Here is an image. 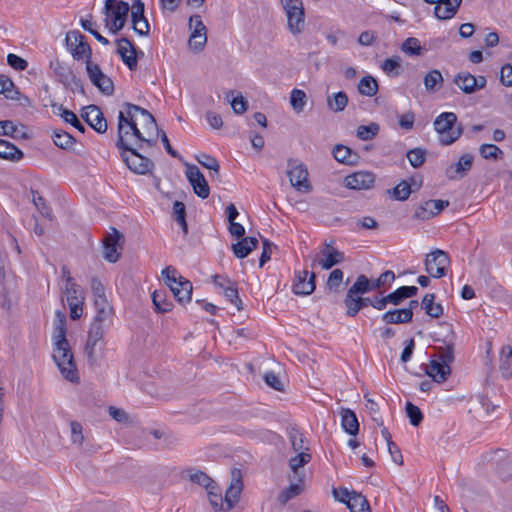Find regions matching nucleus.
<instances>
[{
	"label": "nucleus",
	"mask_w": 512,
	"mask_h": 512,
	"mask_svg": "<svg viewBox=\"0 0 512 512\" xmlns=\"http://www.w3.org/2000/svg\"><path fill=\"white\" fill-rule=\"evenodd\" d=\"M127 114L122 109L118 113V125L116 147L118 149H131V147H138L143 149L146 144L148 147H153L157 144L156 136H149L138 125L136 120H129L126 118Z\"/></svg>",
	"instance_id": "obj_1"
},
{
	"label": "nucleus",
	"mask_w": 512,
	"mask_h": 512,
	"mask_svg": "<svg viewBox=\"0 0 512 512\" xmlns=\"http://www.w3.org/2000/svg\"><path fill=\"white\" fill-rule=\"evenodd\" d=\"M130 6L123 0H105L103 13L105 27L112 34L122 30L127 22Z\"/></svg>",
	"instance_id": "obj_2"
},
{
	"label": "nucleus",
	"mask_w": 512,
	"mask_h": 512,
	"mask_svg": "<svg viewBox=\"0 0 512 512\" xmlns=\"http://www.w3.org/2000/svg\"><path fill=\"white\" fill-rule=\"evenodd\" d=\"M457 116L453 112H443L436 117L434 129L440 135L439 140L443 145L454 143L463 133V127L459 124L455 127Z\"/></svg>",
	"instance_id": "obj_3"
},
{
	"label": "nucleus",
	"mask_w": 512,
	"mask_h": 512,
	"mask_svg": "<svg viewBox=\"0 0 512 512\" xmlns=\"http://www.w3.org/2000/svg\"><path fill=\"white\" fill-rule=\"evenodd\" d=\"M287 17V28L293 35L301 34L305 29V9L302 0H281Z\"/></svg>",
	"instance_id": "obj_4"
},
{
	"label": "nucleus",
	"mask_w": 512,
	"mask_h": 512,
	"mask_svg": "<svg viewBox=\"0 0 512 512\" xmlns=\"http://www.w3.org/2000/svg\"><path fill=\"white\" fill-rule=\"evenodd\" d=\"M122 108L127 114L126 118L129 120H136L138 125L142 127V130L146 134H149V136H156L158 138L159 129L157 122L148 110L129 102L123 103Z\"/></svg>",
	"instance_id": "obj_5"
},
{
	"label": "nucleus",
	"mask_w": 512,
	"mask_h": 512,
	"mask_svg": "<svg viewBox=\"0 0 512 512\" xmlns=\"http://www.w3.org/2000/svg\"><path fill=\"white\" fill-rule=\"evenodd\" d=\"M120 155L126 166L130 171L135 174L145 175L152 171L154 168L153 161L143 156L138 150V147H131V149H119Z\"/></svg>",
	"instance_id": "obj_6"
},
{
	"label": "nucleus",
	"mask_w": 512,
	"mask_h": 512,
	"mask_svg": "<svg viewBox=\"0 0 512 512\" xmlns=\"http://www.w3.org/2000/svg\"><path fill=\"white\" fill-rule=\"evenodd\" d=\"M287 176L291 185L298 191L310 192L311 185L308 181V171L306 166L298 159H288Z\"/></svg>",
	"instance_id": "obj_7"
},
{
	"label": "nucleus",
	"mask_w": 512,
	"mask_h": 512,
	"mask_svg": "<svg viewBox=\"0 0 512 512\" xmlns=\"http://www.w3.org/2000/svg\"><path fill=\"white\" fill-rule=\"evenodd\" d=\"M449 265L450 257L448 253L440 249H435L427 254L425 259V269L433 278L444 277Z\"/></svg>",
	"instance_id": "obj_8"
},
{
	"label": "nucleus",
	"mask_w": 512,
	"mask_h": 512,
	"mask_svg": "<svg viewBox=\"0 0 512 512\" xmlns=\"http://www.w3.org/2000/svg\"><path fill=\"white\" fill-rule=\"evenodd\" d=\"M111 231L103 239V257L108 262L115 263L120 258L124 236L116 228H111Z\"/></svg>",
	"instance_id": "obj_9"
},
{
	"label": "nucleus",
	"mask_w": 512,
	"mask_h": 512,
	"mask_svg": "<svg viewBox=\"0 0 512 512\" xmlns=\"http://www.w3.org/2000/svg\"><path fill=\"white\" fill-rule=\"evenodd\" d=\"M87 75L91 83L104 95L110 96L114 92V84L110 77L104 74L97 63L88 61Z\"/></svg>",
	"instance_id": "obj_10"
},
{
	"label": "nucleus",
	"mask_w": 512,
	"mask_h": 512,
	"mask_svg": "<svg viewBox=\"0 0 512 512\" xmlns=\"http://www.w3.org/2000/svg\"><path fill=\"white\" fill-rule=\"evenodd\" d=\"M185 166V174L188 182L193 188L194 193L201 199L208 198L210 194V188L200 169L193 164L186 163Z\"/></svg>",
	"instance_id": "obj_11"
},
{
	"label": "nucleus",
	"mask_w": 512,
	"mask_h": 512,
	"mask_svg": "<svg viewBox=\"0 0 512 512\" xmlns=\"http://www.w3.org/2000/svg\"><path fill=\"white\" fill-rule=\"evenodd\" d=\"M453 82L465 94H472L477 90L486 86L487 80L485 76L475 77L469 72H459L455 75Z\"/></svg>",
	"instance_id": "obj_12"
},
{
	"label": "nucleus",
	"mask_w": 512,
	"mask_h": 512,
	"mask_svg": "<svg viewBox=\"0 0 512 512\" xmlns=\"http://www.w3.org/2000/svg\"><path fill=\"white\" fill-rule=\"evenodd\" d=\"M316 274L307 270L295 272L292 291L296 295H310L316 288Z\"/></svg>",
	"instance_id": "obj_13"
},
{
	"label": "nucleus",
	"mask_w": 512,
	"mask_h": 512,
	"mask_svg": "<svg viewBox=\"0 0 512 512\" xmlns=\"http://www.w3.org/2000/svg\"><path fill=\"white\" fill-rule=\"evenodd\" d=\"M117 53L121 57L123 63L131 70L137 69V53L136 47L126 37H121L116 40Z\"/></svg>",
	"instance_id": "obj_14"
},
{
	"label": "nucleus",
	"mask_w": 512,
	"mask_h": 512,
	"mask_svg": "<svg viewBox=\"0 0 512 512\" xmlns=\"http://www.w3.org/2000/svg\"><path fill=\"white\" fill-rule=\"evenodd\" d=\"M449 206L446 200H428L418 206L413 214V218L419 220H428Z\"/></svg>",
	"instance_id": "obj_15"
},
{
	"label": "nucleus",
	"mask_w": 512,
	"mask_h": 512,
	"mask_svg": "<svg viewBox=\"0 0 512 512\" xmlns=\"http://www.w3.org/2000/svg\"><path fill=\"white\" fill-rule=\"evenodd\" d=\"M82 117L98 133L102 134L107 131V121L100 108L96 105L85 107Z\"/></svg>",
	"instance_id": "obj_16"
},
{
	"label": "nucleus",
	"mask_w": 512,
	"mask_h": 512,
	"mask_svg": "<svg viewBox=\"0 0 512 512\" xmlns=\"http://www.w3.org/2000/svg\"><path fill=\"white\" fill-rule=\"evenodd\" d=\"M375 182V175L368 171H358L345 177V186L349 189H369Z\"/></svg>",
	"instance_id": "obj_17"
},
{
	"label": "nucleus",
	"mask_w": 512,
	"mask_h": 512,
	"mask_svg": "<svg viewBox=\"0 0 512 512\" xmlns=\"http://www.w3.org/2000/svg\"><path fill=\"white\" fill-rule=\"evenodd\" d=\"M104 332L105 327L103 324L99 322H92L85 345V352L89 361H94L95 347L97 343L103 339Z\"/></svg>",
	"instance_id": "obj_18"
},
{
	"label": "nucleus",
	"mask_w": 512,
	"mask_h": 512,
	"mask_svg": "<svg viewBox=\"0 0 512 512\" xmlns=\"http://www.w3.org/2000/svg\"><path fill=\"white\" fill-rule=\"evenodd\" d=\"M473 164V156L470 154L462 155L458 162L451 165L446 169V176L451 180H456L464 177L471 169Z\"/></svg>",
	"instance_id": "obj_19"
},
{
	"label": "nucleus",
	"mask_w": 512,
	"mask_h": 512,
	"mask_svg": "<svg viewBox=\"0 0 512 512\" xmlns=\"http://www.w3.org/2000/svg\"><path fill=\"white\" fill-rule=\"evenodd\" d=\"M50 69L53 71L58 82L62 83L66 88H71L72 91L74 90V88L71 87V80L74 79V73L66 63L59 59L52 60L50 62Z\"/></svg>",
	"instance_id": "obj_20"
},
{
	"label": "nucleus",
	"mask_w": 512,
	"mask_h": 512,
	"mask_svg": "<svg viewBox=\"0 0 512 512\" xmlns=\"http://www.w3.org/2000/svg\"><path fill=\"white\" fill-rule=\"evenodd\" d=\"M169 288L179 303L183 304L190 302L192 295V283L189 280L179 276L178 281L171 284Z\"/></svg>",
	"instance_id": "obj_21"
},
{
	"label": "nucleus",
	"mask_w": 512,
	"mask_h": 512,
	"mask_svg": "<svg viewBox=\"0 0 512 512\" xmlns=\"http://www.w3.org/2000/svg\"><path fill=\"white\" fill-rule=\"evenodd\" d=\"M305 486V475L296 476L295 480L290 482V485L285 488L278 496V501L285 505L291 499L300 495Z\"/></svg>",
	"instance_id": "obj_22"
},
{
	"label": "nucleus",
	"mask_w": 512,
	"mask_h": 512,
	"mask_svg": "<svg viewBox=\"0 0 512 512\" xmlns=\"http://www.w3.org/2000/svg\"><path fill=\"white\" fill-rule=\"evenodd\" d=\"M308 450L306 447L305 451H299L296 456L290 458L289 467L292 470V474L288 476L289 482L294 481L296 476L305 475V472L300 470V468L310 462L312 458Z\"/></svg>",
	"instance_id": "obj_23"
},
{
	"label": "nucleus",
	"mask_w": 512,
	"mask_h": 512,
	"mask_svg": "<svg viewBox=\"0 0 512 512\" xmlns=\"http://www.w3.org/2000/svg\"><path fill=\"white\" fill-rule=\"evenodd\" d=\"M426 373L432 377L433 381L443 383L451 374V367L439 360H431L427 366Z\"/></svg>",
	"instance_id": "obj_24"
},
{
	"label": "nucleus",
	"mask_w": 512,
	"mask_h": 512,
	"mask_svg": "<svg viewBox=\"0 0 512 512\" xmlns=\"http://www.w3.org/2000/svg\"><path fill=\"white\" fill-rule=\"evenodd\" d=\"M413 312L410 309H393L385 312L381 320L386 324H404L412 321Z\"/></svg>",
	"instance_id": "obj_25"
},
{
	"label": "nucleus",
	"mask_w": 512,
	"mask_h": 512,
	"mask_svg": "<svg viewBox=\"0 0 512 512\" xmlns=\"http://www.w3.org/2000/svg\"><path fill=\"white\" fill-rule=\"evenodd\" d=\"M322 254L325 258L320 261V265L325 270H329L334 265H337L344 261V253L338 251L329 244L326 245V247L322 251Z\"/></svg>",
	"instance_id": "obj_26"
},
{
	"label": "nucleus",
	"mask_w": 512,
	"mask_h": 512,
	"mask_svg": "<svg viewBox=\"0 0 512 512\" xmlns=\"http://www.w3.org/2000/svg\"><path fill=\"white\" fill-rule=\"evenodd\" d=\"M243 484L240 478L234 479L225 493V508L224 511L231 510L236 503L239 501L240 493L242 491Z\"/></svg>",
	"instance_id": "obj_27"
},
{
	"label": "nucleus",
	"mask_w": 512,
	"mask_h": 512,
	"mask_svg": "<svg viewBox=\"0 0 512 512\" xmlns=\"http://www.w3.org/2000/svg\"><path fill=\"white\" fill-rule=\"evenodd\" d=\"M333 157L339 163L355 165L358 161V154L349 147L337 144L332 150Z\"/></svg>",
	"instance_id": "obj_28"
},
{
	"label": "nucleus",
	"mask_w": 512,
	"mask_h": 512,
	"mask_svg": "<svg viewBox=\"0 0 512 512\" xmlns=\"http://www.w3.org/2000/svg\"><path fill=\"white\" fill-rule=\"evenodd\" d=\"M258 245L256 237H242L240 241L232 245V250L237 258L243 259Z\"/></svg>",
	"instance_id": "obj_29"
},
{
	"label": "nucleus",
	"mask_w": 512,
	"mask_h": 512,
	"mask_svg": "<svg viewBox=\"0 0 512 512\" xmlns=\"http://www.w3.org/2000/svg\"><path fill=\"white\" fill-rule=\"evenodd\" d=\"M24 153L17 146L7 140L0 139V158L12 162H18L23 159Z\"/></svg>",
	"instance_id": "obj_30"
},
{
	"label": "nucleus",
	"mask_w": 512,
	"mask_h": 512,
	"mask_svg": "<svg viewBox=\"0 0 512 512\" xmlns=\"http://www.w3.org/2000/svg\"><path fill=\"white\" fill-rule=\"evenodd\" d=\"M341 425L349 435L356 436L359 432V422L356 414L350 409L341 410Z\"/></svg>",
	"instance_id": "obj_31"
},
{
	"label": "nucleus",
	"mask_w": 512,
	"mask_h": 512,
	"mask_svg": "<svg viewBox=\"0 0 512 512\" xmlns=\"http://www.w3.org/2000/svg\"><path fill=\"white\" fill-rule=\"evenodd\" d=\"M435 294L427 293L424 295L421 305L425 313L431 318H439L443 314V307L440 303H435Z\"/></svg>",
	"instance_id": "obj_32"
},
{
	"label": "nucleus",
	"mask_w": 512,
	"mask_h": 512,
	"mask_svg": "<svg viewBox=\"0 0 512 512\" xmlns=\"http://www.w3.org/2000/svg\"><path fill=\"white\" fill-rule=\"evenodd\" d=\"M444 82L442 73L438 69L429 71L423 78L425 89L428 93L438 91Z\"/></svg>",
	"instance_id": "obj_33"
},
{
	"label": "nucleus",
	"mask_w": 512,
	"mask_h": 512,
	"mask_svg": "<svg viewBox=\"0 0 512 512\" xmlns=\"http://www.w3.org/2000/svg\"><path fill=\"white\" fill-rule=\"evenodd\" d=\"M347 507L351 512H371L370 504L365 496L359 492L352 493L347 499Z\"/></svg>",
	"instance_id": "obj_34"
},
{
	"label": "nucleus",
	"mask_w": 512,
	"mask_h": 512,
	"mask_svg": "<svg viewBox=\"0 0 512 512\" xmlns=\"http://www.w3.org/2000/svg\"><path fill=\"white\" fill-rule=\"evenodd\" d=\"M417 292L418 288L416 286H401L389 294V300L392 301V305L398 306L405 299L415 296Z\"/></svg>",
	"instance_id": "obj_35"
},
{
	"label": "nucleus",
	"mask_w": 512,
	"mask_h": 512,
	"mask_svg": "<svg viewBox=\"0 0 512 512\" xmlns=\"http://www.w3.org/2000/svg\"><path fill=\"white\" fill-rule=\"evenodd\" d=\"M348 104V96L344 91L327 95V107L331 111L342 112Z\"/></svg>",
	"instance_id": "obj_36"
},
{
	"label": "nucleus",
	"mask_w": 512,
	"mask_h": 512,
	"mask_svg": "<svg viewBox=\"0 0 512 512\" xmlns=\"http://www.w3.org/2000/svg\"><path fill=\"white\" fill-rule=\"evenodd\" d=\"M152 302L158 313H166L173 309V303L166 298V292L155 290L152 293Z\"/></svg>",
	"instance_id": "obj_37"
},
{
	"label": "nucleus",
	"mask_w": 512,
	"mask_h": 512,
	"mask_svg": "<svg viewBox=\"0 0 512 512\" xmlns=\"http://www.w3.org/2000/svg\"><path fill=\"white\" fill-rule=\"evenodd\" d=\"M454 3L450 5V3H446V6L436 5L434 8V14L439 20H448L454 17V15L457 13L462 0H452Z\"/></svg>",
	"instance_id": "obj_38"
},
{
	"label": "nucleus",
	"mask_w": 512,
	"mask_h": 512,
	"mask_svg": "<svg viewBox=\"0 0 512 512\" xmlns=\"http://www.w3.org/2000/svg\"><path fill=\"white\" fill-rule=\"evenodd\" d=\"M373 291L372 282L364 274L357 277L355 283L348 289V293L359 296Z\"/></svg>",
	"instance_id": "obj_39"
},
{
	"label": "nucleus",
	"mask_w": 512,
	"mask_h": 512,
	"mask_svg": "<svg viewBox=\"0 0 512 512\" xmlns=\"http://www.w3.org/2000/svg\"><path fill=\"white\" fill-rule=\"evenodd\" d=\"M60 372L66 380L72 383L79 382L78 370L74 361L73 354H69V358L64 362Z\"/></svg>",
	"instance_id": "obj_40"
},
{
	"label": "nucleus",
	"mask_w": 512,
	"mask_h": 512,
	"mask_svg": "<svg viewBox=\"0 0 512 512\" xmlns=\"http://www.w3.org/2000/svg\"><path fill=\"white\" fill-rule=\"evenodd\" d=\"M358 91L362 95L372 97L378 92V83L372 76H364L359 81Z\"/></svg>",
	"instance_id": "obj_41"
},
{
	"label": "nucleus",
	"mask_w": 512,
	"mask_h": 512,
	"mask_svg": "<svg viewBox=\"0 0 512 512\" xmlns=\"http://www.w3.org/2000/svg\"><path fill=\"white\" fill-rule=\"evenodd\" d=\"M500 371L506 378L512 376V348L503 347L500 355Z\"/></svg>",
	"instance_id": "obj_42"
},
{
	"label": "nucleus",
	"mask_w": 512,
	"mask_h": 512,
	"mask_svg": "<svg viewBox=\"0 0 512 512\" xmlns=\"http://www.w3.org/2000/svg\"><path fill=\"white\" fill-rule=\"evenodd\" d=\"M54 144L61 149H70L75 143V138L64 130H55L52 136Z\"/></svg>",
	"instance_id": "obj_43"
},
{
	"label": "nucleus",
	"mask_w": 512,
	"mask_h": 512,
	"mask_svg": "<svg viewBox=\"0 0 512 512\" xmlns=\"http://www.w3.org/2000/svg\"><path fill=\"white\" fill-rule=\"evenodd\" d=\"M381 68L387 75L397 77L401 74V58L399 56L387 58L382 63Z\"/></svg>",
	"instance_id": "obj_44"
},
{
	"label": "nucleus",
	"mask_w": 512,
	"mask_h": 512,
	"mask_svg": "<svg viewBox=\"0 0 512 512\" xmlns=\"http://www.w3.org/2000/svg\"><path fill=\"white\" fill-rule=\"evenodd\" d=\"M72 56L76 60L85 58L86 68L88 67V61H91L92 57V49L85 38L77 44V48L72 49Z\"/></svg>",
	"instance_id": "obj_45"
},
{
	"label": "nucleus",
	"mask_w": 512,
	"mask_h": 512,
	"mask_svg": "<svg viewBox=\"0 0 512 512\" xmlns=\"http://www.w3.org/2000/svg\"><path fill=\"white\" fill-rule=\"evenodd\" d=\"M208 499L213 509L217 511H224L225 505L222 494L217 484L215 483L211 488L207 489Z\"/></svg>",
	"instance_id": "obj_46"
},
{
	"label": "nucleus",
	"mask_w": 512,
	"mask_h": 512,
	"mask_svg": "<svg viewBox=\"0 0 512 512\" xmlns=\"http://www.w3.org/2000/svg\"><path fill=\"white\" fill-rule=\"evenodd\" d=\"M307 102V95L303 90L293 89L290 95V104L293 110L301 113Z\"/></svg>",
	"instance_id": "obj_47"
},
{
	"label": "nucleus",
	"mask_w": 512,
	"mask_h": 512,
	"mask_svg": "<svg viewBox=\"0 0 512 512\" xmlns=\"http://www.w3.org/2000/svg\"><path fill=\"white\" fill-rule=\"evenodd\" d=\"M401 50L410 56H420L423 53V48L420 45V41L417 38L409 37L407 38L402 46Z\"/></svg>",
	"instance_id": "obj_48"
},
{
	"label": "nucleus",
	"mask_w": 512,
	"mask_h": 512,
	"mask_svg": "<svg viewBox=\"0 0 512 512\" xmlns=\"http://www.w3.org/2000/svg\"><path fill=\"white\" fill-rule=\"evenodd\" d=\"M379 129V125L374 122L369 125H360L357 128L356 135L363 141L372 140L378 134Z\"/></svg>",
	"instance_id": "obj_49"
},
{
	"label": "nucleus",
	"mask_w": 512,
	"mask_h": 512,
	"mask_svg": "<svg viewBox=\"0 0 512 512\" xmlns=\"http://www.w3.org/2000/svg\"><path fill=\"white\" fill-rule=\"evenodd\" d=\"M173 215L175 221L182 227L183 232L186 234L188 232L187 222H186V207L183 202L175 201L173 204Z\"/></svg>",
	"instance_id": "obj_50"
},
{
	"label": "nucleus",
	"mask_w": 512,
	"mask_h": 512,
	"mask_svg": "<svg viewBox=\"0 0 512 512\" xmlns=\"http://www.w3.org/2000/svg\"><path fill=\"white\" fill-rule=\"evenodd\" d=\"M189 479L193 483H196L204 487L206 490L211 488L215 484V481L210 476H208L205 472L200 470H196L194 472L190 470Z\"/></svg>",
	"instance_id": "obj_51"
},
{
	"label": "nucleus",
	"mask_w": 512,
	"mask_h": 512,
	"mask_svg": "<svg viewBox=\"0 0 512 512\" xmlns=\"http://www.w3.org/2000/svg\"><path fill=\"white\" fill-rule=\"evenodd\" d=\"M406 157L413 168H419L425 162L426 151L422 148H414L406 153Z\"/></svg>",
	"instance_id": "obj_52"
},
{
	"label": "nucleus",
	"mask_w": 512,
	"mask_h": 512,
	"mask_svg": "<svg viewBox=\"0 0 512 512\" xmlns=\"http://www.w3.org/2000/svg\"><path fill=\"white\" fill-rule=\"evenodd\" d=\"M196 159L203 167L213 171L212 176L219 177L220 165L216 158L208 154H200Z\"/></svg>",
	"instance_id": "obj_53"
},
{
	"label": "nucleus",
	"mask_w": 512,
	"mask_h": 512,
	"mask_svg": "<svg viewBox=\"0 0 512 512\" xmlns=\"http://www.w3.org/2000/svg\"><path fill=\"white\" fill-rule=\"evenodd\" d=\"M32 200L38 211L42 216L52 219L51 208L47 205L45 199L35 190H31Z\"/></svg>",
	"instance_id": "obj_54"
},
{
	"label": "nucleus",
	"mask_w": 512,
	"mask_h": 512,
	"mask_svg": "<svg viewBox=\"0 0 512 512\" xmlns=\"http://www.w3.org/2000/svg\"><path fill=\"white\" fill-rule=\"evenodd\" d=\"M69 354H73L71 352L69 344L67 346L64 345H55L53 359L57 364L59 370L63 367L64 362L68 360Z\"/></svg>",
	"instance_id": "obj_55"
},
{
	"label": "nucleus",
	"mask_w": 512,
	"mask_h": 512,
	"mask_svg": "<svg viewBox=\"0 0 512 512\" xmlns=\"http://www.w3.org/2000/svg\"><path fill=\"white\" fill-rule=\"evenodd\" d=\"M406 414L409 418L410 424L417 427L423 420V414L419 407L411 402H407L405 406Z\"/></svg>",
	"instance_id": "obj_56"
},
{
	"label": "nucleus",
	"mask_w": 512,
	"mask_h": 512,
	"mask_svg": "<svg viewBox=\"0 0 512 512\" xmlns=\"http://www.w3.org/2000/svg\"><path fill=\"white\" fill-rule=\"evenodd\" d=\"M65 294L67 298V302L70 301H83V291L81 287L75 282L67 283L65 286Z\"/></svg>",
	"instance_id": "obj_57"
},
{
	"label": "nucleus",
	"mask_w": 512,
	"mask_h": 512,
	"mask_svg": "<svg viewBox=\"0 0 512 512\" xmlns=\"http://www.w3.org/2000/svg\"><path fill=\"white\" fill-rule=\"evenodd\" d=\"M411 186L407 181H401L396 187L392 190V196L394 199L399 201H405L409 198L411 194Z\"/></svg>",
	"instance_id": "obj_58"
},
{
	"label": "nucleus",
	"mask_w": 512,
	"mask_h": 512,
	"mask_svg": "<svg viewBox=\"0 0 512 512\" xmlns=\"http://www.w3.org/2000/svg\"><path fill=\"white\" fill-rule=\"evenodd\" d=\"M288 436L292 449L295 452L305 451L303 435L297 429L291 428L288 431Z\"/></svg>",
	"instance_id": "obj_59"
},
{
	"label": "nucleus",
	"mask_w": 512,
	"mask_h": 512,
	"mask_svg": "<svg viewBox=\"0 0 512 512\" xmlns=\"http://www.w3.org/2000/svg\"><path fill=\"white\" fill-rule=\"evenodd\" d=\"M223 294L227 298L228 301H230L237 307V310H239V311L242 310L243 303L239 297L238 289L236 287L235 282L232 285L227 286V288L225 290H223Z\"/></svg>",
	"instance_id": "obj_60"
},
{
	"label": "nucleus",
	"mask_w": 512,
	"mask_h": 512,
	"mask_svg": "<svg viewBox=\"0 0 512 512\" xmlns=\"http://www.w3.org/2000/svg\"><path fill=\"white\" fill-rule=\"evenodd\" d=\"M344 303L347 308L346 313L350 317H355L357 313L361 310L357 296L353 294L347 292L346 297L344 299Z\"/></svg>",
	"instance_id": "obj_61"
},
{
	"label": "nucleus",
	"mask_w": 512,
	"mask_h": 512,
	"mask_svg": "<svg viewBox=\"0 0 512 512\" xmlns=\"http://www.w3.org/2000/svg\"><path fill=\"white\" fill-rule=\"evenodd\" d=\"M479 152L485 159H497L503 154L502 150L494 144L481 145Z\"/></svg>",
	"instance_id": "obj_62"
},
{
	"label": "nucleus",
	"mask_w": 512,
	"mask_h": 512,
	"mask_svg": "<svg viewBox=\"0 0 512 512\" xmlns=\"http://www.w3.org/2000/svg\"><path fill=\"white\" fill-rule=\"evenodd\" d=\"M395 274L391 270L383 272L377 279L371 280L373 290L380 289L381 287L390 284L394 281Z\"/></svg>",
	"instance_id": "obj_63"
},
{
	"label": "nucleus",
	"mask_w": 512,
	"mask_h": 512,
	"mask_svg": "<svg viewBox=\"0 0 512 512\" xmlns=\"http://www.w3.org/2000/svg\"><path fill=\"white\" fill-rule=\"evenodd\" d=\"M439 351V361L443 364H450L454 361V346L453 344H447L445 347L438 348Z\"/></svg>",
	"instance_id": "obj_64"
}]
</instances>
